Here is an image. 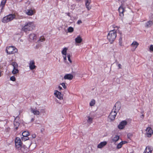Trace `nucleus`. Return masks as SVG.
I'll return each mask as SVG.
<instances>
[{
	"label": "nucleus",
	"instance_id": "nucleus-1",
	"mask_svg": "<svg viewBox=\"0 0 153 153\" xmlns=\"http://www.w3.org/2000/svg\"><path fill=\"white\" fill-rule=\"evenodd\" d=\"M35 27V25L33 22H29L26 23L25 25L22 28V30L26 32L27 31H31Z\"/></svg>",
	"mask_w": 153,
	"mask_h": 153
},
{
	"label": "nucleus",
	"instance_id": "nucleus-2",
	"mask_svg": "<svg viewBox=\"0 0 153 153\" xmlns=\"http://www.w3.org/2000/svg\"><path fill=\"white\" fill-rule=\"evenodd\" d=\"M117 36V32L115 30L110 31L107 36V38L111 44L113 43Z\"/></svg>",
	"mask_w": 153,
	"mask_h": 153
},
{
	"label": "nucleus",
	"instance_id": "nucleus-3",
	"mask_svg": "<svg viewBox=\"0 0 153 153\" xmlns=\"http://www.w3.org/2000/svg\"><path fill=\"white\" fill-rule=\"evenodd\" d=\"M14 19H16L15 14H10L3 18L2 22L4 23H6L13 20Z\"/></svg>",
	"mask_w": 153,
	"mask_h": 153
},
{
	"label": "nucleus",
	"instance_id": "nucleus-4",
	"mask_svg": "<svg viewBox=\"0 0 153 153\" xmlns=\"http://www.w3.org/2000/svg\"><path fill=\"white\" fill-rule=\"evenodd\" d=\"M17 51V49L13 46L7 47L6 49V52L8 54H13Z\"/></svg>",
	"mask_w": 153,
	"mask_h": 153
},
{
	"label": "nucleus",
	"instance_id": "nucleus-5",
	"mask_svg": "<svg viewBox=\"0 0 153 153\" xmlns=\"http://www.w3.org/2000/svg\"><path fill=\"white\" fill-rule=\"evenodd\" d=\"M117 104V103H116L108 116V118L110 119L111 121H112L115 119L117 114V111L116 109V105Z\"/></svg>",
	"mask_w": 153,
	"mask_h": 153
},
{
	"label": "nucleus",
	"instance_id": "nucleus-6",
	"mask_svg": "<svg viewBox=\"0 0 153 153\" xmlns=\"http://www.w3.org/2000/svg\"><path fill=\"white\" fill-rule=\"evenodd\" d=\"M123 1H121V4L120 6L118 8V11L119 13V16L122 18H123L124 16V13L125 11V8L123 7Z\"/></svg>",
	"mask_w": 153,
	"mask_h": 153
},
{
	"label": "nucleus",
	"instance_id": "nucleus-7",
	"mask_svg": "<svg viewBox=\"0 0 153 153\" xmlns=\"http://www.w3.org/2000/svg\"><path fill=\"white\" fill-rule=\"evenodd\" d=\"M16 147L17 149H20L21 146H22V142L20 138L19 137H16L15 140Z\"/></svg>",
	"mask_w": 153,
	"mask_h": 153
},
{
	"label": "nucleus",
	"instance_id": "nucleus-8",
	"mask_svg": "<svg viewBox=\"0 0 153 153\" xmlns=\"http://www.w3.org/2000/svg\"><path fill=\"white\" fill-rule=\"evenodd\" d=\"M30 133L28 131H25L22 133L23 137H22V140L25 141L29 140V138L28 136L29 135Z\"/></svg>",
	"mask_w": 153,
	"mask_h": 153
},
{
	"label": "nucleus",
	"instance_id": "nucleus-9",
	"mask_svg": "<svg viewBox=\"0 0 153 153\" xmlns=\"http://www.w3.org/2000/svg\"><path fill=\"white\" fill-rule=\"evenodd\" d=\"M54 95L57 98L60 100H63V94L58 91L57 90L55 91Z\"/></svg>",
	"mask_w": 153,
	"mask_h": 153
},
{
	"label": "nucleus",
	"instance_id": "nucleus-10",
	"mask_svg": "<svg viewBox=\"0 0 153 153\" xmlns=\"http://www.w3.org/2000/svg\"><path fill=\"white\" fill-rule=\"evenodd\" d=\"M139 45V44L138 42L136 41H134L130 45L131 47L132 48L131 51H135Z\"/></svg>",
	"mask_w": 153,
	"mask_h": 153
},
{
	"label": "nucleus",
	"instance_id": "nucleus-11",
	"mask_svg": "<svg viewBox=\"0 0 153 153\" xmlns=\"http://www.w3.org/2000/svg\"><path fill=\"white\" fill-rule=\"evenodd\" d=\"M146 136L148 137H150L153 134V130L150 127H148L146 130Z\"/></svg>",
	"mask_w": 153,
	"mask_h": 153
},
{
	"label": "nucleus",
	"instance_id": "nucleus-12",
	"mask_svg": "<svg viewBox=\"0 0 153 153\" xmlns=\"http://www.w3.org/2000/svg\"><path fill=\"white\" fill-rule=\"evenodd\" d=\"M17 149L21 153H26L27 152V148L25 145L22 146L20 149Z\"/></svg>",
	"mask_w": 153,
	"mask_h": 153
},
{
	"label": "nucleus",
	"instance_id": "nucleus-13",
	"mask_svg": "<svg viewBox=\"0 0 153 153\" xmlns=\"http://www.w3.org/2000/svg\"><path fill=\"white\" fill-rule=\"evenodd\" d=\"M19 117L18 116H17L16 118H15V120L14 121V125L15 128L16 130H17L18 128V127L19 126L20 123L18 121H17V119H19Z\"/></svg>",
	"mask_w": 153,
	"mask_h": 153
},
{
	"label": "nucleus",
	"instance_id": "nucleus-14",
	"mask_svg": "<svg viewBox=\"0 0 153 153\" xmlns=\"http://www.w3.org/2000/svg\"><path fill=\"white\" fill-rule=\"evenodd\" d=\"M127 123V122L125 120L122 121L118 126V128L120 129H123Z\"/></svg>",
	"mask_w": 153,
	"mask_h": 153
},
{
	"label": "nucleus",
	"instance_id": "nucleus-15",
	"mask_svg": "<svg viewBox=\"0 0 153 153\" xmlns=\"http://www.w3.org/2000/svg\"><path fill=\"white\" fill-rule=\"evenodd\" d=\"M91 2V0H85V7L88 10H90L91 9V7L90 6Z\"/></svg>",
	"mask_w": 153,
	"mask_h": 153
},
{
	"label": "nucleus",
	"instance_id": "nucleus-16",
	"mask_svg": "<svg viewBox=\"0 0 153 153\" xmlns=\"http://www.w3.org/2000/svg\"><path fill=\"white\" fill-rule=\"evenodd\" d=\"M35 62L33 60H31L29 63V66L30 70H32L35 69L36 66L35 65Z\"/></svg>",
	"mask_w": 153,
	"mask_h": 153
},
{
	"label": "nucleus",
	"instance_id": "nucleus-17",
	"mask_svg": "<svg viewBox=\"0 0 153 153\" xmlns=\"http://www.w3.org/2000/svg\"><path fill=\"white\" fill-rule=\"evenodd\" d=\"M35 13V11L34 10H32L31 9L27 10H26V13L27 15L31 16L33 15Z\"/></svg>",
	"mask_w": 153,
	"mask_h": 153
},
{
	"label": "nucleus",
	"instance_id": "nucleus-18",
	"mask_svg": "<svg viewBox=\"0 0 153 153\" xmlns=\"http://www.w3.org/2000/svg\"><path fill=\"white\" fill-rule=\"evenodd\" d=\"M73 76L72 74H66L64 77L65 79L71 80L73 78Z\"/></svg>",
	"mask_w": 153,
	"mask_h": 153
},
{
	"label": "nucleus",
	"instance_id": "nucleus-19",
	"mask_svg": "<svg viewBox=\"0 0 153 153\" xmlns=\"http://www.w3.org/2000/svg\"><path fill=\"white\" fill-rule=\"evenodd\" d=\"M107 144V142L106 141L101 142L98 145L97 148H102L105 146Z\"/></svg>",
	"mask_w": 153,
	"mask_h": 153
},
{
	"label": "nucleus",
	"instance_id": "nucleus-20",
	"mask_svg": "<svg viewBox=\"0 0 153 153\" xmlns=\"http://www.w3.org/2000/svg\"><path fill=\"white\" fill-rule=\"evenodd\" d=\"M31 111L34 115H39L40 114L39 111L36 110L34 108H31Z\"/></svg>",
	"mask_w": 153,
	"mask_h": 153
},
{
	"label": "nucleus",
	"instance_id": "nucleus-21",
	"mask_svg": "<svg viewBox=\"0 0 153 153\" xmlns=\"http://www.w3.org/2000/svg\"><path fill=\"white\" fill-rule=\"evenodd\" d=\"M119 137L117 135H113L112 137V142L114 143H116L119 139Z\"/></svg>",
	"mask_w": 153,
	"mask_h": 153
},
{
	"label": "nucleus",
	"instance_id": "nucleus-22",
	"mask_svg": "<svg viewBox=\"0 0 153 153\" xmlns=\"http://www.w3.org/2000/svg\"><path fill=\"white\" fill-rule=\"evenodd\" d=\"M6 1L7 0H2L0 5V7H1V10L4 9Z\"/></svg>",
	"mask_w": 153,
	"mask_h": 153
},
{
	"label": "nucleus",
	"instance_id": "nucleus-23",
	"mask_svg": "<svg viewBox=\"0 0 153 153\" xmlns=\"http://www.w3.org/2000/svg\"><path fill=\"white\" fill-rule=\"evenodd\" d=\"M75 42L76 43H80L82 41V39L80 36H78L75 39Z\"/></svg>",
	"mask_w": 153,
	"mask_h": 153
},
{
	"label": "nucleus",
	"instance_id": "nucleus-24",
	"mask_svg": "<svg viewBox=\"0 0 153 153\" xmlns=\"http://www.w3.org/2000/svg\"><path fill=\"white\" fill-rule=\"evenodd\" d=\"M36 35L33 33H31L29 35V38L31 40H36Z\"/></svg>",
	"mask_w": 153,
	"mask_h": 153
},
{
	"label": "nucleus",
	"instance_id": "nucleus-25",
	"mask_svg": "<svg viewBox=\"0 0 153 153\" xmlns=\"http://www.w3.org/2000/svg\"><path fill=\"white\" fill-rule=\"evenodd\" d=\"M153 24V22L152 21H149L146 23V27H150Z\"/></svg>",
	"mask_w": 153,
	"mask_h": 153
},
{
	"label": "nucleus",
	"instance_id": "nucleus-26",
	"mask_svg": "<svg viewBox=\"0 0 153 153\" xmlns=\"http://www.w3.org/2000/svg\"><path fill=\"white\" fill-rule=\"evenodd\" d=\"M45 40V39L44 36H41L39 39L37 41L38 42H43Z\"/></svg>",
	"mask_w": 153,
	"mask_h": 153
},
{
	"label": "nucleus",
	"instance_id": "nucleus-27",
	"mask_svg": "<svg viewBox=\"0 0 153 153\" xmlns=\"http://www.w3.org/2000/svg\"><path fill=\"white\" fill-rule=\"evenodd\" d=\"M152 152V150L149 147H146L144 153H151Z\"/></svg>",
	"mask_w": 153,
	"mask_h": 153
},
{
	"label": "nucleus",
	"instance_id": "nucleus-28",
	"mask_svg": "<svg viewBox=\"0 0 153 153\" xmlns=\"http://www.w3.org/2000/svg\"><path fill=\"white\" fill-rule=\"evenodd\" d=\"M67 50L68 48H64L62 51V54L63 55H66Z\"/></svg>",
	"mask_w": 153,
	"mask_h": 153
},
{
	"label": "nucleus",
	"instance_id": "nucleus-29",
	"mask_svg": "<svg viewBox=\"0 0 153 153\" xmlns=\"http://www.w3.org/2000/svg\"><path fill=\"white\" fill-rule=\"evenodd\" d=\"M19 70L18 68H13V70L12 71V73L13 74H16L18 73Z\"/></svg>",
	"mask_w": 153,
	"mask_h": 153
},
{
	"label": "nucleus",
	"instance_id": "nucleus-30",
	"mask_svg": "<svg viewBox=\"0 0 153 153\" xmlns=\"http://www.w3.org/2000/svg\"><path fill=\"white\" fill-rule=\"evenodd\" d=\"M88 119L87 120V122L89 124H91L92 123L93 118L88 116Z\"/></svg>",
	"mask_w": 153,
	"mask_h": 153
},
{
	"label": "nucleus",
	"instance_id": "nucleus-31",
	"mask_svg": "<svg viewBox=\"0 0 153 153\" xmlns=\"http://www.w3.org/2000/svg\"><path fill=\"white\" fill-rule=\"evenodd\" d=\"M11 65L13 66V68H18V65L17 63L16 62H12Z\"/></svg>",
	"mask_w": 153,
	"mask_h": 153
},
{
	"label": "nucleus",
	"instance_id": "nucleus-32",
	"mask_svg": "<svg viewBox=\"0 0 153 153\" xmlns=\"http://www.w3.org/2000/svg\"><path fill=\"white\" fill-rule=\"evenodd\" d=\"M95 103V101L94 99H92L90 103V106H94Z\"/></svg>",
	"mask_w": 153,
	"mask_h": 153
},
{
	"label": "nucleus",
	"instance_id": "nucleus-33",
	"mask_svg": "<svg viewBox=\"0 0 153 153\" xmlns=\"http://www.w3.org/2000/svg\"><path fill=\"white\" fill-rule=\"evenodd\" d=\"M123 145L122 142H120V143H118L117 146V149H120L121 148Z\"/></svg>",
	"mask_w": 153,
	"mask_h": 153
},
{
	"label": "nucleus",
	"instance_id": "nucleus-34",
	"mask_svg": "<svg viewBox=\"0 0 153 153\" xmlns=\"http://www.w3.org/2000/svg\"><path fill=\"white\" fill-rule=\"evenodd\" d=\"M68 32L69 33H72L74 30V28L71 27H69L68 29Z\"/></svg>",
	"mask_w": 153,
	"mask_h": 153
},
{
	"label": "nucleus",
	"instance_id": "nucleus-35",
	"mask_svg": "<svg viewBox=\"0 0 153 153\" xmlns=\"http://www.w3.org/2000/svg\"><path fill=\"white\" fill-rule=\"evenodd\" d=\"M119 45L120 46H122V37H120L119 40Z\"/></svg>",
	"mask_w": 153,
	"mask_h": 153
},
{
	"label": "nucleus",
	"instance_id": "nucleus-36",
	"mask_svg": "<svg viewBox=\"0 0 153 153\" xmlns=\"http://www.w3.org/2000/svg\"><path fill=\"white\" fill-rule=\"evenodd\" d=\"M67 57H68V60L69 61V62L71 63L72 62V61L71 60V56H70V54H68V55H67Z\"/></svg>",
	"mask_w": 153,
	"mask_h": 153
},
{
	"label": "nucleus",
	"instance_id": "nucleus-37",
	"mask_svg": "<svg viewBox=\"0 0 153 153\" xmlns=\"http://www.w3.org/2000/svg\"><path fill=\"white\" fill-rule=\"evenodd\" d=\"M10 80L13 81H15L16 80V78L14 76H12L10 77Z\"/></svg>",
	"mask_w": 153,
	"mask_h": 153
},
{
	"label": "nucleus",
	"instance_id": "nucleus-38",
	"mask_svg": "<svg viewBox=\"0 0 153 153\" xmlns=\"http://www.w3.org/2000/svg\"><path fill=\"white\" fill-rule=\"evenodd\" d=\"M61 85L64 89H66V86L65 83L63 82L61 84Z\"/></svg>",
	"mask_w": 153,
	"mask_h": 153
},
{
	"label": "nucleus",
	"instance_id": "nucleus-39",
	"mask_svg": "<svg viewBox=\"0 0 153 153\" xmlns=\"http://www.w3.org/2000/svg\"><path fill=\"white\" fill-rule=\"evenodd\" d=\"M150 51H153V45H151L149 48Z\"/></svg>",
	"mask_w": 153,
	"mask_h": 153
},
{
	"label": "nucleus",
	"instance_id": "nucleus-40",
	"mask_svg": "<svg viewBox=\"0 0 153 153\" xmlns=\"http://www.w3.org/2000/svg\"><path fill=\"white\" fill-rule=\"evenodd\" d=\"M118 67L119 68V69L122 68V65L120 64H118Z\"/></svg>",
	"mask_w": 153,
	"mask_h": 153
},
{
	"label": "nucleus",
	"instance_id": "nucleus-41",
	"mask_svg": "<svg viewBox=\"0 0 153 153\" xmlns=\"http://www.w3.org/2000/svg\"><path fill=\"white\" fill-rule=\"evenodd\" d=\"M77 23L78 24H80L82 23V21L81 20H79L78 21Z\"/></svg>",
	"mask_w": 153,
	"mask_h": 153
},
{
	"label": "nucleus",
	"instance_id": "nucleus-42",
	"mask_svg": "<svg viewBox=\"0 0 153 153\" xmlns=\"http://www.w3.org/2000/svg\"><path fill=\"white\" fill-rule=\"evenodd\" d=\"M66 57H67L66 55H64L63 56L64 59V60H65V61L66 60H67Z\"/></svg>",
	"mask_w": 153,
	"mask_h": 153
},
{
	"label": "nucleus",
	"instance_id": "nucleus-43",
	"mask_svg": "<svg viewBox=\"0 0 153 153\" xmlns=\"http://www.w3.org/2000/svg\"><path fill=\"white\" fill-rule=\"evenodd\" d=\"M58 88L59 89V90H61L62 89V87L61 86H58Z\"/></svg>",
	"mask_w": 153,
	"mask_h": 153
},
{
	"label": "nucleus",
	"instance_id": "nucleus-44",
	"mask_svg": "<svg viewBox=\"0 0 153 153\" xmlns=\"http://www.w3.org/2000/svg\"><path fill=\"white\" fill-rule=\"evenodd\" d=\"M121 142H122V143H123V145L125 144V143H127V142L126 141H122Z\"/></svg>",
	"mask_w": 153,
	"mask_h": 153
},
{
	"label": "nucleus",
	"instance_id": "nucleus-45",
	"mask_svg": "<svg viewBox=\"0 0 153 153\" xmlns=\"http://www.w3.org/2000/svg\"><path fill=\"white\" fill-rule=\"evenodd\" d=\"M41 46V45H36V48H39V46Z\"/></svg>",
	"mask_w": 153,
	"mask_h": 153
},
{
	"label": "nucleus",
	"instance_id": "nucleus-46",
	"mask_svg": "<svg viewBox=\"0 0 153 153\" xmlns=\"http://www.w3.org/2000/svg\"><path fill=\"white\" fill-rule=\"evenodd\" d=\"M75 1L77 2H79L81 1V0H75Z\"/></svg>",
	"mask_w": 153,
	"mask_h": 153
},
{
	"label": "nucleus",
	"instance_id": "nucleus-47",
	"mask_svg": "<svg viewBox=\"0 0 153 153\" xmlns=\"http://www.w3.org/2000/svg\"><path fill=\"white\" fill-rule=\"evenodd\" d=\"M2 71H1V70H0V77L1 76V73L2 72Z\"/></svg>",
	"mask_w": 153,
	"mask_h": 153
},
{
	"label": "nucleus",
	"instance_id": "nucleus-48",
	"mask_svg": "<svg viewBox=\"0 0 153 153\" xmlns=\"http://www.w3.org/2000/svg\"><path fill=\"white\" fill-rule=\"evenodd\" d=\"M34 120V119L33 118H32L31 119V121L32 122V121H33Z\"/></svg>",
	"mask_w": 153,
	"mask_h": 153
},
{
	"label": "nucleus",
	"instance_id": "nucleus-49",
	"mask_svg": "<svg viewBox=\"0 0 153 153\" xmlns=\"http://www.w3.org/2000/svg\"><path fill=\"white\" fill-rule=\"evenodd\" d=\"M70 13H68L67 14V15L68 16H70Z\"/></svg>",
	"mask_w": 153,
	"mask_h": 153
},
{
	"label": "nucleus",
	"instance_id": "nucleus-50",
	"mask_svg": "<svg viewBox=\"0 0 153 153\" xmlns=\"http://www.w3.org/2000/svg\"><path fill=\"white\" fill-rule=\"evenodd\" d=\"M114 27V28L117 27V28H118V27L117 26H116L115 27Z\"/></svg>",
	"mask_w": 153,
	"mask_h": 153
},
{
	"label": "nucleus",
	"instance_id": "nucleus-51",
	"mask_svg": "<svg viewBox=\"0 0 153 153\" xmlns=\"http://www.w3.org/2000/svg\"><path fill=\"white\" fill-rule=\"evenodd\" d=\"M143 116H144L143 115H142V117H143Z\"/></svg>",
	"mask_w": 153,
	"mask_h": 153
},
{
	"label": "nucleus",
	"instance_id": "nucleus-52",
	"mask_svg": "<svg viewBox=\"0 0 153 153\" xmlns=\"http://www.w3.org/2000/svg\"><path fill=\"white\" fill-rule=\"evenodd\" d=\"M35 137H36V136H35L34 137V138Z\"/></svg>",
	"mask_w": 153,
	"mask_h": 153
},
{
	"label": "nucleus",
	"instance_id": "nucleus-53",
	"mask_svg": "<svg viewBox=\"0 0 153 153\" xmlns=\"http://www.w3.org/2000/svg\"><path fill=\"white\" fill-rule=\"evenodd\" d=\"M42 153H43V152H42Z\"/></svg>",
	"mask_w": 153,
	"mask_h": 153
}]
</instances>
